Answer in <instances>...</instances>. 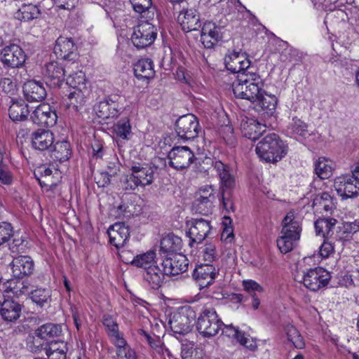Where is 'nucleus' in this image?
I'll return each instance as SVG.
<instances>
[{
  "instance_id": "4be33fe9",
  "label": "nucleus",
  "mask_w": 359,
  "mask_h": 359,
  "mask_svg": "<svg viewBox=\"0 0 359 359\" xmlns=\"http://www.w3.org/2000/svg\"><path fill=\"white\" fill-rule=\"evenodd\" d=\"M177 21L184 32L198 30L201 27L199 14L194 8L180 12L177 17Z\"/></svg>"
},
{
  "instance_id": "a19ab883",
  "label": "nucleus",
  "mask_w": 359,
  "mask_h": 359,
  "mask_svg": "<svg viewBox=\"0 0 359 359\" xmlns=\"http://www.w3.org/2000/svg\"><path fill=\"white\" fill-rule=\"evenodd\" d=\"M36 332L37 336L41 339H48L60 336L62 327L58 324L46 323L39 327Z\"/></svg>"
},
{
  "instance_id": "8fccbe9b",
  "label": "nucleus",
  "mask_w": 359,
  "mask_h": 359,
  "mask_svg": "<svg viewBox=\"0 0 359 359\" xmlns=\"http://www.w3.org/2000/svg\"><path fill=\"white\" fill-rule=\"evenodd\" d=\"M203 27V30L210 35L213 42L217 43L222 39L224 27L217 26L215 23L208 22L204 24Z\"/></svg>"
},
{
  "instance_id": "c9c22d12",
  "label": "nucleus",
  "mask_w": 359,
  "mask_h": 359,
  "mask_svg": "<svg viewBox=\"0 0 359 359\" xmlns=\"http://www.w3.org/2000/svg\"><path fill=\"white\" fill-rule=\"evenodd\" d=\"M182 240L180 237L169 233L161 241V251L168 254L176 253L182 248Z\"/></svg>"
},
{
  "instance_id": "2eb2a0df",
  "label": "nucleus",
  "mask_w": 359,
  "mask_h": 359,
  "mask_svg": "<svg viewBox=\"0 0 359 359\" xmlns=\"http://www.w3.org/2000/svg\"><path fill=\"white\" fill-rule=\"evenodd\" d=\"M120 99L118 95H111L100 101L94 108L97 116L102 119L117 117L123 109Z\"/></svg>"
},
{
  "instance_id": "473e14b6",
  "label": "nucleus",
  "mask_w": 359,
  "mask_h": 359,
  "mask_svg": "<svg viewBox=\"0 0 359 359\" xmlns=\"http://www.w3.org/2000/svg\"><path fill=\"white\" fill-rule=\"evenodd\" d=\"M29 114L28 104L22 100L13 102L8 109V114L13 121H25Z\"/></svg>"
},
{
  "instance_id": "1a4fd4ad",
  "label": "nucleus",
  "mask_w": 359,
  "mask_h": 359,
  "mask_svg": "<svg viewBox=\"0 0 359 359\" xmlns=\"http://www.w3.org/2000/svg\"><path fill=\"white\" fill-rule=\"evenodd\" d=\"M169 165L177 170L188 168L197 158L189 147H174L168 153Z\"/></svg>"
},
{
  "instance_id": "f8f14e48",
  "label": "nucleus",
  "mask_w": 359,
  "mask_h": 359,
  "mask_svg": "<svg viewBox=\"0 0 359 359\" xmlns=\"http://www.w3.org/2000/svg\"><path fill=\"white\" fill-rule=\"evenodd\" d=\"M331 278L330 273L321 267L309 269L303 276L304 285L311 291H318L327 285Z\"/></svg>"
},
{
  "instance_id": "3c124183",
  "label": "nucleus",
  "mask_w": 359,
  "mask_h": 359,
  "mask_svg": "<svg viewBox=\"0 0 359 359\" xmlns=\"http://www.w3.org/2000/svg\"><path fill=\"white\" fill-rule=\"evenodd\" d=\"M297 239L290 238L287 236L282 235L280 236L277 241V246L283 254H286L289 252H291L296 245V242Z\"/></svg>"
},
{
  "instance_id": "49530a36",
  "label": "nucleus",
  "mask_w": 359,
  "mask_h": 359,
  "mask_svg": "<svg viewBox=\"0 0 359 359\" xmlns=\"http://www.w3.org/2000/svg\"><path fill=\"white\" fill-rule=\"evenodd\" d=\"M68 103L69 108L72 107L75 111L79 110V107L83 106L86 102V97L82 89H73L69 94Z\"/></svg>"
},
{
  "instance_id": "f257e3e1",
  "label": "nucleus",
  "mask_w": 359,
  "mask_h": 359,
  "mask_svg": "<svg viewBox=\"0 0 359 359\" xmlns=\"http://www.w3.org/2000/svg\"><path fill=\"white\" fill-rule=\"evenodd\" d=\"M255 151L262 161L276 163L287 154L288 146L278 135L271 133L257 143Z\"/></svg>"
},
{
  "instance_id": "7c9ffc66",
  "label": "nucleus",
  "mask_w": 359,
  "mask_h": 359,
  "mask_svg": "<svg viewBox=\"0 0 359 359\" xmlns=\"http://www.w3.org/2000/svg\"><path fill=\"white\" fill-rule=\"evenodd\" d=\"M50 157L60 162L68 160L72 156V147L67 140L57 141L50 150Z\"/></svg>"
},
{
  "instance_id": "f704fd0d",
  "label": "nucleus",
  "mask_w": 359,
  "mask_h": 359,
  "mask_svg": "<svg viewBox=\"0 0 359 359\" xmlns=\"http://www.w3.org/2000/svg\"><path fill=\"white\" fill-rule=\"evenodd\" d=\"M337 223L334 218H319L315 223L314 226L317 235H322L324 238H330L334 234V228Z\"/></svg>"
},
{
  "instance_id": "bb28decb",
  "label": "nucleus",
  "mask_w": 359,
  "mask_h": 359,
  "mask_svg": "<svg viewBox=\"0 0 359 359\" xmlns=\"http://www.w3.org/2000/svg\"><path fill=\"white\" fill-rule=\"evenodd\" d=\"M220 180V187L225 189H233L235 187V178L232 174V170L229 164H225L220 161H215L212 163Z\"/></svg>"
},
{
  "instance_id": "6ab92c4d",
  "label": "nucleus",
  "mask_w": 359,
  "mask_h": 359,
  "mask_svg": "<svg viewBox=\"0 0 359 359\" xmlns=\"http://www.w3.org/2000/svg\"><path fill=\"white\" fill-rule=\"evenodd\" d=\"M257 97V100L253 103L255 109L264 117L273 116L278 103L277 97L273 95L268 94L264 89Z\"/></svg>"
},
{
  "instance_id": "052dcab7",
  "label": "nucleus",
  "mask_w": 359,
  "mask_h": 359,
  "mask_svg": "<svg viewBox=\"0 0 359 359\" xmlns=\"http://www.w3.org/2000/svg\"><path fill=\"white\" fill-rule=\"evenodd\" d=\"M0 88L6 94H13L16 85L11 78H2L0 80Z\"/></svg>"
},
{
  "instance_id": "774afa93",
  "label": "nucleus",
  "mask_w": 359,
  "mask_h": 359,
  "mask_svg": "<svg viewBox=\"0 0 359 359\" xmlns=\"http://www.w3.org/2000/svg\"><path fill=\"white\" fill-rule=\"evenodd\" d=\"M120 171V163L118 159H115L114 161L109 162L107 167V172L111 177L116 176Z\"/></svg>"
},
{
  "instance_id": "e433bc0d",
  "label": "nucleus",
  "mask_w": 359,
  "mask_h": 359,
  "mask_svg": "<svg viewBox=\"0 0 359 359\" xmlns=\"http://www.w3.org/2000/svg\"><path fill=\"white\" fill-rule=\"evenodd\" d=\"M48 359H66L68 348L64 341H51L45 348Z\"/></svg>"
},
{
  "instance_id": "f3484780",
  "label": "nucleus",
  "mask_w": 359,
  "mask_h": 359,
  "mask_svg": "<svg viewBox=\"0 0 359 359\" xmlns=\"http://www.w3.org/2000/svg\"><path fill=\"white\" fill-rule=\"evenodd\" d=\"M219 274V269L211 264L198 265L193 273V277L198 283L200 290L210 285Z\"/></svg>"
},
{
  "instance_id": "a211bd4d",
  "label": "nucleus",
  "mask_w": 359,
  "mask_h": 359,
  "mask_svg": "<svg viewBox=\"0 0 359 359\" xmlns=\"http://www.w3.org/2000/svg\"><path fill=\"white\" fill-rule=\"evenodd\" d=\"M31 120L37 125L50 127L57 121V114L48 104H39L31 114Z\"/></svg>"
},
{
  "instance_id": "c85d7f7f",
  "label": "nucleus",
  "mask_w": 359,
  "mask_h": 359,
  "mask_svg": "<svg viewBox=\"0 0 359 359\" xmlns=\"http://www.w3.org/2000/svg\"><path fill=\"white\" fill-rule=\"evenodd\" d=\"M21 312L22 305L13 299H7L0 309L1 318L8 322L16 321L20 318Z\"/></svg>"
},
{
  "instance_id": "4d7b16f0",
  "label": "nucleus",
  "mask_w": 359,
  "mask_h": 359,
  "mask_svg": "<svg viewBox=\"0 0 359 359\" xmlns=\"http://www.w3.org/2000/svg\"><path fill=\"white\" fill-rule=\"evenodd\" d=\"M13 226L6 222H0V245L8 241L13 236Z\"/></svg>"
},
{
  "instance_id": "aec40b11",
  "label": "nucleus",
  "mask_w": 359,
  "mask_h": 359,
  "mask_svg": "<svg viewBox=\"0 0 359 359\" xmlns=\"http://www.w3.org/2000/svg\"><path fill=\"white\" fill-rule=\"evenodd\" d=\"M266 126L256 119L241 116L240 129L243 137L255 141L266 132Z\"/></svg>"
},
{
  "instance_id": "58836bf2",
  "label": "nucleus",
  "mask_w": 359,
  "mask_h": 359,
  "mask_svg": "<svg viewBox=\"0 0 359 359\" xmlns=\"http://www.w3.org/2000/svg\"><path fill=\"white\" fill-rule=\"evenodd\" d=\"M30 299L38 306L43 308L51 302V291L39 287L30 291Z\"/></svg>"
},
{
  "instance_id": "9b49d317",
  "label": "nucleus",
  "mask_w": 359,
  "mask_h": 359,
  "mask_svg": "<svg viewBox=\"0 0 359 359\" xmlns=\"http://www.w3.org/2000/svg\"><path fill=\"white\" fill-rule=\"evenodd\" d=\"M68 72L67 64H62L57 61L47 63L42 71L46 84L53 88L59 87L65 81V77Z\"/></svg>"
},
{
  "instance_id": "c03bdc74",
  "label": "nucleus",
  "mask_w": 359,
  "mask_h": 359,
  "mask_svg": "<svg viewBox=\"0 0 359 359\" xmlns=\"http://www.w3.org/2000/svg\"><path fill=\"white\" fill-rule=\"evenodd\" d=\"M241 59H243V53L233 52L226 56L224 63L226 68L232 73L242 74L240 69Z\"/></svg>"
},
{
  "instance_id": "39448f33",
  "label": "nucleus",
  "mask_w": 359,
  "mask_h": 359,
  "mask_svg": "<svg viewBox=\"0 0 359 359\" xmlns=\"http://www.w3.org/2000/svg\"><path fill=\"white\" fill-rule=\"evenodd\" d=\"M224 325L213 308H205L200 313L196 323L198 332L205 337L215 336Z\"/></svg>"
},
{
  "instance_id": "4468645a",
  "label": "nucleus",
  "mask_w": 359,
  "mask_h": 359,
  "mask_svg": "<svg viewBox=\"0 0 359 359\" xmlns=\"http://www.w3.org/2000/svg\"><path fill=\"white\" fill-rule=\"evenodd\" d=\"M358 182L351 173L337 177L334 181V187L342 199L355 198L359 194Z\"/></svg>"
},
{
  "instance_id": "bf43d9fd",
  "label": "nucleus",
  "mask_w": 359,
  "mask_h": 359,
  "mask_svg": "<svg viewBox=\"0 0 359 359\" xmlns=\"http://www.w3.org/2000/svg\"><path fill=\"white\" fill-rule=\"evenodd\" d=\"M103 324L107 329V332L109 337L119 332L118 324L114 320L112 316L109 315L104 316Z\"/></svg>"
},
{
  "instance_id": "2f4dec72",
  "label": "nucleus",
  "mask_w": 359,
  "mask_h": 359,
  "mask_svg": "<svg viewBox=\"0 0 359 359\" xmlns=\"http://www.w3.org/2000/svg\"><path fill=\"white\" fill-rule=\"evenodd\" d=\"M287 133L294 139L302 141L309 135L308 124L297 116H294L287 126Z\"/></svg>"
},
{
  "instance_id": "a878e982",
  "label": "nucleus",
  "mask_w": 359,
  "mask_h": 359,
  "mask_svg": "<svg viewBox=\"0 0 359 359\" xmlns=\"http://www.w3.org/2000/svg\"><path fill=\"white\" fill-rule=\"evenodd\" d=\"M11 268L13 276L18 279H22L32 273L34 262L29 256H19L13 259Z\"/></svg>"
},
{
  "instance_id": "cd10ccee",
  "label": "nucleus",
  "mask_w": 359,
  "mask_h": 359,
  "mask_svg": "<svg viewBox=\"0 0 359 359\" xmlns=\"http://www.w3.org/2000/svg\"><path fill=\"white\" fill-rule=\"evenodd\" d=\"M281 233L290 238L299 240L302 228L299 222L294 219V214L288 212L282 222Z\"/></svg>"
},
{
  "instance_id": "6e6d98bb",
  "label": "nucleus",
  "mask_w": 359,
  "mask_h": 359,
  "mask_svg": "<svg viewBox=\"0 0 359 359\" xmlns=\"http://www.w3.org/2000/svg\"><path fill=\"white\" fill-rule=\"evenodd\" d=\"M219 189L221 195L220 200L222 201L224 209H225L228 212H229L230 210H233V203L231 196V190L233 189H224V188H219Z\"/></svg>"
},
{
  "instance_id": "864d4df0",
  "label": "nucleus",
  "mask_w": 359,
  "mask_h": 359,
  "mask_svg": "<svg viewBox=\"0 0 359 359\" xmlns=\"http://www.w3.org/2000/svg\"><path fill=\"white\" fill-rule=\"evenodd\" d=\"M38 172L41 175L45 177V181L39 180L40 185L43 187V186L48 187L53 189L57 186V183L50 180V176L53 174V171L50 168L46 166H41L38 169Z\"/></svg>"
},
{
  "instance_id": "4c0bfd02",
  "label": "nucleus",
  "mask_w": 359,
  "mask_h": 359,
  "mask_svg": "<svg viewBox=\"0 0 359 359\" xmlns=\"http://www.w3.org/2000/svg\"><path fill=\"white\" fill-rule=\"evenodd\" d=\"M41 15L37 6L29 4H23L15 13V18L21 21L29 22L37 19Z\"/></svg>"
},
{
  "instance_id": "423d86ee",
  "label": "nucleus",
  "mask_w": 359,
  "mask_h": 359,
  "mask_svg": "<svg viewBox=\"0 0 359 359\" xmlns=\"http://www.w3.org/2000/svg\"><path fill=\"white\" fill-rule=\"evenodd\" d=\"M175 130L179 139L186 142L196 138L201 128L198 118L192 114H187L176 121Z\"/></svg>"
},
{
  "instance_id": "72a5a7b5",
  "label": "nucleus",
  "mask_w": 359,
  "mask_h": 359,
  "mask_svg": "<svg viewBox=\"0 0 359 359\" xmlns=\"http://www.w3.org/2000/svg\"><path fill=\"white\" fill-rule=\"evenodd\" d=\"M134 74L137 79L153 78L155 74L153 61L149 58L139 60L135 65Z\"/></svg>"
},
{
  "instance_id": "603ef678",
  "label": "nucleus",
  "mask_w": 359,
  "mask_h": 359,
  "mask_svg": "<svg viewBox=\"0 0 359 359\" xmlns=\"http://www.w3.org/2000/svg\"><path fill=\"white\" fill-rule=\"evenodd\" d=\"M202 257L206 264H211L218 259L216 246L212 243H206L202 251Z\"/></svg>"
},
{
  "instance_id": "c756f323",
  "label": "nucleus",
  "mask_w": 359,
  "mask_h": 359,
  "mask_svg": "<svg viewBox=\"0 0 359 359\" xmlns=\"http://www.w3.org/2000/svg\"><path fill=\"white\" fill-rule=\"evenodd\" d=\"M339 240L343 241L359 243V220L343 223L339 227Z\"/></svg>"
},
{
  "instance_id": "412c9836",
  "label": "nucleus",
  "mask_w": 359,
  "mask_h": 359,
  "mask_svg": "<svg viewBox=\"0 0 359 359\" xmlns=\"http://www.w3.org/2000/svg\"><path fill=\"white\" fill-rule=\"evenodd\" d=\"M210 222L203 218H195L191 221V226L187 232L190 238L189 245L194 243H201L210 232Z\"/></svg>"
},
{
  "instance_id": "ea45409f",
  "label": "nucleus",
  "mask_w": 359,
  "mask_h": 359,
  "mask_svg": "<svg viewBox=\"0 0 359 359\" xmlns=\"http://www.w3.org/2000/svg\"><path fill=\"white\" fill-rule=\"evenodd\" d=\"M334 170L332 161L320 157L315 163V172L320 179H328L332 175Z\"/></svg>"
},
{
  "instance_id": "5fc2aeb1",
  "label": "nucleus",
  "mask_w": 359,
  "mask_h": 359,
  "mask_svg": "<svg viewBox=\"0 0 359 359\" xmlns=\"http://www.w3.org/2000/svg\"><path fill=\"white\" fill-rule=\"evenodd\" d=\"M135 12L142 15L149 11L152 6L151 0H130Z\"/></svg>"
},
{
  "instance_id": "e2e57ef3",
  "label": "nucleus",
  "mask_w": 359,
  "mask_h": 359,
  "mask_svg": "<svg viewBox=\"0 0 359 359\" xmlns=\"http://www.w3.org/2000/svg\"><path fill=\"white\" fill-rule=\"evenodd\" d=\"M243 287L250 295L255 294V292H262L263 291L262 287L252 280H244Z\"/></svg>"
},
{
  "instance_id": "6e6552de",
  "label": "nucleus",
  "mask_w": 359,
  "mask_h": 359,
  "mask_svg": "<svg viewBox=\"0 0 359 359\" xmlns=\"http://www.w3.org/2000/svg\"><path fill=\"white\" fill-rule=\"evenodd\" d=\"M157 36V29L148 20L142 21L133 29L131 36L133 44L138 49L151 45Z\"/></svg>"
},
{
  "instance_id": "9d476101",
  "label": "nucleus",
  "mask_w": 359,
  "mask_h": 359,
  "mask_svg": "<svg viewBox=\"0 0 359 359\" xmlns=\"http://www.w3.org/2000/svg\"><path fill=\"white\" fill-rule=\"evenodd\" d=\"M54 53L58 58L64 61L72 62L71 65L78 68L77 60L79 55L77 52V46L71 38L60 36L55 41Z\"/></svg>"
},
{
  "instance_id": "13d9d810",
  "label": "nucleus",
  "mask_w": 359,
  "mask_h": 359,
  "mask_svg": "<svg viewBox=\"0 0 359 359\" xmlns=\"http://www.w3.org/2000/svg\"><path fill=\"white\" fill-rule=\"evenodd\" d=\"M196 196L200 197V198H210L213 201H215L216 198L215 191L212 185L201 187L196 192Z\"/></svg>"
},
{
  "instance_id": "dca6fc26",
  "label": "nucleus",
  "mask_w": 359,
  "mask_h": 359,
  "mask_svg": "<svg viewBox=\"0 0 359 359\" xmlns=\"http://www.w3.org/2000/svg\"><path fill=\"white\" fill-rule=\"evenodd\" d=\"M189 261L182 253L168 254L163 260V274L167 276H176L187 271Z\"/></svg>"
},
{
  "instance_id": "69168bd1",
  "label": "nucleus",
  "mask_w": 359,
  "mask_h": 359,
  "mask_svg": "<svg viewBox=\"0 0 359 359\" xmlns=\"http://www.w3.org/2000/svg\"><path fill=\"white\" fill-rule=\"evenodd\" d=\"M56 6L61 9L72 10L77 3V0H53Z\"/></svg>"
},
{
  "instance_id": "ddd939ff",
  "label": "nucleus",
  "mask_w": 359,
  "mask_h": 359,
  "mask_svg": "<svg viewBox=\"0 0 359 359\" xmlns=\"http://www.w3.org/2000/svg\"><path fill=\"white\" fill-rule=\"evenodd\" d=\"M26 60L24 50L17 44L11 43L0 51V61L4 67L18 68L22 67Z\"/></svg>"
},
{
  "instance_id": "0eeeda50",
  "label": "nucleus",
  "mask_w": 359,
  "mask_h": 359,
  "mask_svg": "<svg viewBox=\"0 0 359 359\" xmlns=\"http://www.w3.org/2000/svg\"><path fill=\"white\" fill-rule=\"evenodd\" d=\"M131 174L124 181L126 190H135L139 186L145 187L154 181V170L151 167H143L140 164L133 165Z\"/></svg>"
},
{
  "instance_id": "5701e85b",
  "label": "nucleus",
  "mask_w": 359,
  "mask_h": 359,
  "mask_svg": "<svg viewBox=\"0 0 359 359\" xmlns=\"http://www.w3.org/2000/svg\"><path fill=\"white\" fill-rule=\"evenodd\" d=\"M54 140V134L49 130L38 129L32 133V145L36 150L50 151Z\"/></svg>"
},
{
  "instance_id": "680f3d73",
  "label": "nucleus",
  "mask_w": 359,
  "mask_h": 359,
  "mask_svg": "<svg viewBox=\"0 0 359 359\" xmlns=\"http://www.w3.org/2000/svg\"><path fill=\"white\" fill-rule=\"evenodd\" d=\"M334 251V244L329 238H325L324 242L320 248V255L323 258H327Z\"/></svg>"
},
{
  "instance_id": "b1692460",
  "label": "nucleus",
  "mask_w": 359,
  "mask_h": 359,
  "mask_svg": "<svg viewBox=\"0 0 359 359\" xmlns=\"http://www.w3.org/2000/svg\"><path fill=\"white\" fill-rule=\"evenodd\" d=\"M107 233L109 243L117 249L124 246L130 236L129 228L124 223H115L109 228Z\"/></svg>"
},
{
  "instance_id": "393cba45",
  "label": "nucleus",
  "mask_w": 359,
  "mask_h": 359,
  "mask_svg": "<svg viewBox=\"0 0 359 359\" xmlns=\"http://www.w3.org/2000/svg\"><path fill=\"white\" fill-rule=\"evenodd\" d=\"M23 94L29 102H41L47 95L43 83L35 80H30L24 83Z\"/></svg>"
},
{
  "instance_id": "f03ea898",
  "label": "nucleus",
  "mask_w": 359,
  "mask_h": 359,
  "mask_svg": "<svg viewBox=\"0 0 359 359\" xmlns=\"http://www.w3.org/2000/svg\"><path fill=\"white\" fill-rule=\"evenodd\" d=\"M263 86L264 83L259 74L244 72L237 76L232 83V90L236 97L254 103L263 90Z\"/></svg>"
},
{
  "instance_id": "79ce46f5",
  "label": "nucleus",
  "mask_w": 359,
  "mask_h": 359,
  "mask_svg": "<svg viewBox=\"0 0 359 359\" xmlns=\"http://www.w3.org/2000/svg\"><path fill=\"white\" fill-rule=\"evenodd\" d=\"M114 133L123 140H129L131 134V125L128 117H124L114 126Z\"/></svg>"
},
{
  "instance_id": "0e129e2a",
  "label": "nucleus",
  "mask_w": 359,
  "mask_h": 359,
  "mask_svg": "<svg viewBox=\"0 0 359 359\" xmlns=\"http://www.w3.org/2000/svg\"><path fill=\"white\" fill-rule=\"evenodd\" d=\"M112 177L107 172L103 171L95 177V182L99 187H105L110 184V179Z\"/></svg>"
},
{
  "instance_id": "a18cd8bd",
  "label": "nucleus",
  "mask_w": 359,
  "mask_h": 359,
  "mask_svg": "<svg viewBox=\"0 0 359 359\" xmlns=\"http://www.w3.org/2000/svg\"><path fill=\"white\" fill-rule=\"evenodd\" d=\"M66 79L67 84L73 89H82L85 88L86 76L82 71L72 73L69 71Z\"/></svg>"
},
{
  "instance_id": "37998d69",
  "label": "nucleus",
  "mask_w": 359,
  "mask_h": 359,
  "mask_svg": "<svg viewBox=\"0 0 359 359\" xmlns=\"http://www.w3.org/2000/svg\"><path fill=\"white\" fill-rule=\"evenodd\" d=\"M215 201L210 198H200L196 196L192 205V210L196 213L208 215L211 213Z\"/></svg>"
},
{
  "instance_id": "7ed1b4c3",
  "label": "nucleus",
  "mask_w": 359,
  "mask_h": 359,
  "mask_svg": "<svg viewBox=\"0 0 359 359\" xmlns=\"http://www.w3.org/2000/svg\"><path fill=\"white\" fill-rule=\"evenodd\" d=\"M156 255L155 251L149 250L145 253L136 255L130 263L135 266L143 268L144 269V279L151 288L157 290L163 283V274L157 266L154 265Z\"/></svg>"
},
{
  "instance_id": "20e7f679",
  "label": "nucleus",
  "mask_w": 359,
  "mask_h": 359,
  "mask_svg": "<svg viewBox=\"0 0 359 359\" xmlns=\"http://www.w3.org/2000/svg\"><path fill=\"white\" fill-rule=\"evenodd\" d=\"M196 317L194 309L190 306H185L180 308L170 317L168 323L175 334L184 335L191 331Z\"/></svg>"
},
{
  "instance_id": "338daca9",
  "label": "nucleus",
  "mask_w": 359,
  "mask_h": 359,
  "mask_svg": "<svg viewBox=\"0 0 359 359\" xmlns=\"http://www.w3.org/2000/svg\"><path fill=\"white\" fill-rule=\"evenodd\" d=\"M117 359H130L134 357L135 352L129 346L118 349L116 351Z\"/></svg>"
},
{
  "instance_id": "de8ad7c7",
  "label": "nucleus",
  "mask_w": 359,
  "mask_h": 359,
  "mask_svg": "<svg viewBox=\"0 0 359 359\" xmlns=\"http://www.w3.org/2000/svg\"><path fill=\"white\" fill-rule=\"evenodd\" d=\"M287 339L297 348H302L304 346V342L300 334L293 325H287L285 328Z\"/></svg>"
},
{
  "instance_id": "09e8293b",
  "label": "nucleus",
  "mask_w": 359,
  "mask_h": 359,
  "mask_svg": "<svg viewBox=\"0 0 359 359\" xmlns=\"http://www.w3.org/2000/svg\"><path fill=\"white\" fill-rule=\"evenodd\" d=\"M13 181V176L9 167L4 158V149L0 152V183L10 184Z\"/></svg>"
}]
</instances>
